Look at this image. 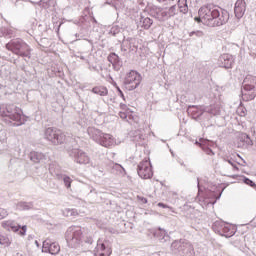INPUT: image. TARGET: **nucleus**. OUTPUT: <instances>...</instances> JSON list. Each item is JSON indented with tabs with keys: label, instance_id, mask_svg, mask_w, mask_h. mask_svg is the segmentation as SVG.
I'll list each match as a JSON object with an SVG mask.
<instances>
[{
	"label": "nucleus",
	"instance_id": "nucleus-1",
	"mask_svg": "<svg viewBox=\"0 0 256 256\" xmlns=\"http://www.w3.org/2000/svg\"><path fill=\"white\" fill-rule=\"evenodd\" d=\"M196 23H203L204 25H212V27H221L229 21V12L226 10L219 11L217 6L207 4L198 10V17L194 18Z\"/></svg>",
	"mask_w": 256,
	"mask_h": 256
},
{
	"label": "nucleus",
	"instance_id": "nucleus-2",
	"mask_svg": "<svg viewBox=\"0 0 256 256\" xmlns=\"http://www.w3.org/2000/svg\"><path fill=\"white\" fill-rule=\"evenodd\" d=\"M6 49L14 53V55H19L20 57H29L31 55V47L20 39L12 40L7 43Z\"/></svg>",
	"mask_w": 256,
	"mask_h": 256
},
{
	"label": "nucleus",
	"instance_id": "nucleus-3",
	"mask_svg": "<svg viewBox=\"0 0 256 256\" xmlns=\"http://www.w3.org/2000/svg\"><path fill=\"white\" fill-rule=\"evenodd\" d=\"M141 84V74L135 70H131L124 79V85L128 91H133L137 89Z\"/></svg>",
	"mask_w": 256,
	"mask_h": 256
},
{
	"label": "nucleus",
	"instance_id": "nucleus-4",
	"mask_svg": "<svg viewBox=\"0 0 256 256\" xmlns=\"http://www.w3.org/2000/svg\"><path fill=\"white\" fill-rule=\"evenodd\" d=\"M137 173L141 179H151L153 177V168L149 158H145L138 164Z\"/></svg>",
	"mask_w": 256,
	"mask_h": 256
},
{
	"label": "nucleus",
	"instance_id": "nucleus-5",
	"mask_svg": "<svg viewBox=\"0 0 256 256\" xmlns=\"http://www.w3.org/2000/svg\"><path fill=\"white\" fill-rule=\"evenodd\" d=\"M214 227L221 228L222 235H224V237H233V235H235V226H233L229 223L216 222L214 224Z\"/></svg>",
	"mask_w": 256,
	"mask_h": 256
},
{
	"label": "nucleus",
	"instance_id": "nucleus-6",
	"mask_svg": "<svg viewBox=\"0 0 256 256\" xmlns=\"http://www.w3.org/2000/svg\"><path fill=\"white\" fill-rule=\"evenodd\" d=\"M42 249L43 251H45V253H50L51 255H57V253L61 251V246H59V244L56 242L45 240L43 242Z\"/></svg>",
	"mask_w": 256,
	"mask_h": 256
},
{
	"label": "nucleus",
	"instance_id": "nucleus-7",
	"mask_svg": "<svg viewBox=\"0 0 256 256\" xmlns=\"http://www.w3.org/2000/svg\"><path fill=\"white\" fill-rule=\"evenodd\" d=\"M247 81H250V83H252V84H245L244 91L251 92L248 99L250 101H253V99H255V97H256V92H255L256 78L255 77L246 78L245 83H247Z\"/></svg>",
	"mask_w": 256,
	"mask_h": 256
},
{
	"label": "nucleus",
	"instance_id": "nucleus-8",
	"mask_svg": "<svg viewBox=\"0 0 256 256\" xmlns=\"http://www.w3.org/2000/svg\"><path fill=\"white\" fill-rule=\"evenodd\" d=\"M246 9L247 4L245 3V0H237L234 7L235 17H237V19H241V17L245 15Z\"/></svg>",
	"mask_w": 256,
	"mask_h": 256
},
{
	"label": "nucleus",
	"instance_id": "nucleus-9",
	"mask_svg": "<svg viewBox=\"0 0 256 256\" xmlns=\"http://www.w3.org/2000/svg\"><path fill=\"white\" fill-rule=\"evenodd\" d=\"M10 231H13V233H17L19 231L18 235H20L21 237H25V235L27 234V226L21 227L19 224L15 223V221L10 220Z\"/></svg>",
	"mask_w": 256,
	"mask_h": 256
},
{
	"label": "nucleus",
	"instance_id": "nucleus-10",
	"mask_svg": "<svg viewBox=\"0 0 256 256\" xmlns=\"http://www.w3.org/2000/svg\"><path fill=\"white\" fill-rule=\"evenodd\" d=\"M111 253H113V250H111V248L105 247V244H97L95 256H111Z\"/></svg>",
	"mask_w": 256,
	"mask_h": 256
},
{
	"label": "nucleus",
	"instance_id": "nucleus-11",
	"mask_svg": "<svg viewBox=\"0 0 256 256\" xmlns=\"http://www.w3.org/2000/svg\"><path fill=\"white\" fill-rule=\"evenodd\" d=\"M92 93H94L95 95H100L101 97H105L106 95H108L109 90L105 86H95L94 88H92Z\"/></svg>",
	"mask_w": 256,
	"mask_h": 256
},
{
	"label": "nucleus",
	"instance_id": "nucleus-12",
	"mask_svg": "<svg viewBox=\"0 0 256 256\" xmlns=\"http://www.w3.org/2000/svg\"><path fill=\"white\" fill-rule=\"evenodd\" d=\"M67 141V136L65 133L61 132V130H58L56 134V138L54 139V145H61Z\"/></svg>",
	"mask_w": 256,
	"mask_h": 256
},
{
	"label": "nucleus",
	"instance_id": "nucleus-13",
	"mask_svg": "<svg viewBox=\"0 0 256 256\" xmlns=\"http://www.w3.org/2000/svg\"><path fill=\"white\" fill-rule=\"evenodd\" d=\"M151 25H153V19L149 17H142L140 19V27H142V29H151Z\"/></svg>",
	"mask_w": 256,
	"mask_h": 256
},
{
	"label": "nucleus",
	"instance_id": "nucleus-14",
	"mask_svg": "<svg viewBox=\"0 0 256 256\" xmlns=\"http://www.w3.org/2000/svg\"><path fill=\"white\" fill-rule=\"evenodd\" d=\"M59 130H55L53 128H48L46 129V137L49 141H51L52 143L55 142V139L57 137V133Z\"/></svg>",
	"mask_w": 256,
	"mask_h": 256
},
{
	"label": "nucleus",
	"instance_id": "nucleus-15",
	"mask_svg": "<svg viewBox=\"0 0 256 256\" xmlns=\"http://www.w3.org/2000/svg\"><path fill=\"white\" fill-rule=\"evenodd\" d=\"M178 8L180 13L186 14L189 12V6L187 5V0H178Z\"/></svg>",
	"mask_w": 256,
	"mask_h": 256
},
{
	"label": "nucleus",
	"instance_id": "nucleus-16",
	"mask_svg": "<svg viewBox=\"0 0 256 256\" xmlns=\"http://www.w3.org/2000/svg\"><path fill=\"white\" fill-rule=\"evenodd\" d=\"M111 143H113V137L109 134H104L102 137L103 147H110Z\"/></svg>",
	"mask_w": 256,
	"mask_h": 256
},
{
	"label": "nucleus",
	"instance_id": "nucleus-17",
	"mask_svg": "<svg viewBox=\"0 0 256 256\" xmlns=\"http://www.w3.org/2000/svg\"><path fill=\"white\" fill-rule=\"evenodd\" d=\"M9 117H10V119H12V121L21 122L23 115H21V110L16 109L15 113L10 114Z\"/></svg>",
	"mask_w": 256,
	"mask_h": 256
},
{
	"label": "nucleus",
	"instance_id": "nucleus-18",
	"mask_svg": "<svg viewBox=\"0 0 256 256\" xmlns=\"http://www.w3.org/2000/svg\"><path fill=\"white\" fill-rule=\"evenodd\" d=\"M30 159L33 163H40L41 159H43V155L37 152L30 153Z\"/></svg>",
	"mask_w": 256,
	"mask_h": 256
},
{
	"label": "nucleus",
	"instance_id": "nucleus-19",
	"mask_svg": "<svg viewBox=\"0 0 256 256\" xmlns=\"http://www.w3.org/2000/svg\"><path fill=\"white\" fill-rule=\"evenodd\" d=\"M155 17H156V19H158V21H164L165 18L168 17V16H167V11L160 9V10H158V11L156 12Z\"/></svg>",
	"mask_w": 256,
	"mask_h": 256
},
{
	"label": "nucleus",
	"instance_id": "nucleus-20",
	"mask_svg": "<svg viewBox=\"0 0 256 256\" xmlns=\"http://www.w3.org/2000/svg\"><path fill=\"white\" fill-rule=\"evenodd\" d=\"M108 61L112 65H117V63H119V56L117 54H115V53H110L108 55Z\"/></svg>",
	"mask_w": 256,
	"mask_h": 256
},
{
	"label": "nucleus",
	"instance_id": "nucleus-21",
	"mask_svg": "<svg viewBox=\"0 0 256 256\" xmlns=\"http://www.w3.org/2000/svg\"><path fill=\"white\" fill-rule=\"evenodd\" d=\"M0 245H3L4 247H9V245H11V240L5 235H0Z\"/></svg>",
	"mask_w": 256,
	"mask_h": 256
},
{
	"label": "nucleus",
	"instance_id": "nucleus-22",
	"mask_svg": "<svg viewBox=\"0 0 256 256\" xmlns=\"http://www.w3.org/2000/svg\"><path fill=\"white\" fill-rule=\"evenodd\" d=\"M224 67L225 69H231L233 67V59L229 56H224Z\"/></svg>",
	"mask_w": 256,
	"mask_h": 256
},
{
	"label": "nucleus",
	"instance_id": "nucleus-23",
	"mask_svg": "<svg viewBox=\"0 0 256 256\" xmlns=\"http://www.w3.org/2000/svg\"><path fill=\"white\" fill-rule=\"evenodd\" d=\"M89 162V156L85 153H80L78 156V163L85 164Z\"/></svg>",
	"mask_w": 256,
	"mask_h": 256
},
{
	"label": "nucleus",
	"instance_id": "nucleus-24",
	"mask_svg": "<svg viewBox=\"0 0 256 256\" xmlns=\"http://www.w3.org/2000/svg\"><path fill=\"white\" fill-rule=\"evenodd\" d=\"M166 12L168 17H175L177 15V6L170 7Z\"/></svg>",
	"mask_w": 256,
	"mask_h": 256
},
{
	"label": "nucleus",
	"instance_id": "nucleus-25",
	"mask_svg": "<svg viewBox=\"0 0 256 256\" xmlns=\"http://www.w3.org/2000/svg\"><path fill=\"white\" fill-rule=\"evenodd\" d=\"M1 225L6 231H11V220L3 221Z\"/></svg>",
	"mask_w": 256,
	"mask_h": 256
},
{
	"label": "nucleus",
	"instance_id": "nucleus-26",
	"mask_svg": "<svg viewBox=\"0 0 256 256\" xmlns=\"http://www.w3.org/2000/svg\"><path fill=\"white\" fill-rule=\"evenodd\" d=\"M7 215H9V212L4 208H0V220L5 219Z\"/></svg>",
	"mask_w": 256,
	"mask_h": 256
},
{
	"label": "nucleus",
	"instance_id": "nucleus-27",
	"mask_svg": "<svg viewBox=\"0 0 256 256\" xmlns=\"http://www.w3.org/2000/svg\"><path fill=\"white\" fill-rule=\"evenodd\" d=\"M71 183H72V181H71V178H70L69 176L64 177V184H65V186H66L68 189H70Z\"/></svg>",
	"mask_w": 256,
	"mask_h": 256
},
{
	"label": "nucleus",
	"instance_id": "nucleus-28",
	"mask_svg": "<svg viewBox=\"0 0 256 256\" xmlns=\"http://www.w3.org/2000/svg\"><path fill=\"white\" fill-rule=\"evenodd\" d=\"M244 183L246 184V185H249L250 187H256V184H255V182H253L251 179H249V178H245L244 179Z\"/></svg>",
	"mask_w": 256,
	"mask_h": 256
},
{
	"label": "nucleus",
	"instance_id": "nucleus-29",
	"mask_svg": "<svg viewBox=\"0 0 256 256\" xmlns=\"http://www.w3.org/2000/svg\"><path fill=\"white\" fill-rule=\"evenodd\" d=\"M238 111H240V117H245V115H247V109H245V107H239Z\"/></svg>",
	"mask_w": 256,
	"mask_h": 256
},
{
	"label": "nucleus",
	"instance_id": "nucleus-30",
	"mask_svg": "<svg viewBox=\"0 0 256 256\" xmlns=\"http://www.w3.org/2000/svg\"><path fill=\"white\" fill-rule=\"evenodd\" d=\"M137 200L142 203V205L147 204V198L143 197V196H137Z\"/></svg>",
	"mask_w": 256,
	"mask_h": 256
},
{
	"label": "nucleus",
	"instance_id": "nucleus-31",
	"mask_svg": "<svg viewBox=\"0 0 256 256\" xmlns=\"http://www.w3.org/2000/svg\"><path fill=\"white\" fill-rule=\"evenodd\" d=\"M120 109L126 113H129V107L126 104H120Z\"/></svg>",
	"mask_w": 256,
	"mask_h": 256
},
{
	"label": "nucleus",
	"instance_id": "nucleus-32",
	"mask_svg": "<svg viewBox=\"0 0 256 256\" xmlns=\"http://www.w3.org/2000/svg\"><path fill=\"white\" fill-rule=\"evenodd\" d=\"M117 91L119 92L120 97L125 101V94H123V91H121V88L117 87Z\"/></svg>",
	"mask_w": 256,
	"mask_h": 256
},
{
	"label": "nucleus",
	"instance_id": "nucleus-33",
	"mask_svg": "<svg viewBox=\"0 0 256 256\" xmlns=\"http://www.w3.org/2000/svg\"><path fill=\"white\" fill-rule=\"evenodd\" d=\"M127 113L129 112L120 111L119 116L121 117V119H125L127 117Z\"/></svg>",
	"mask_w": 256,
	"mask_h": 256
},
{
	"label": "nucleus",
	"instance_id": "nucleus-34",
	"mask_svg": "<svg viewBox=\"0 0 256 256\" xmlns=\"http://www.w3.org/2000/svg\"><path fill=\"white\" fill-rule=\"evenodd\" d=\"M158 207H162V209H167V205L164 203H158Z\"/></svg>",
	"mask_w": 256,
	"mask_h": 256
},
{
	"label": "nucleus",
	"instance_id": "nucleus-35",
	"mask_svg": "<svg viewBox=\"0 0 256 256\" xmlns=\"http://www.w3.org/2000/svg\"><path fill=\"white\" fill-rule=\"evenodd\" d=\"M196 35H197L198 37H203V33H202L201 31L196 32Z\"/></svg>",
	"mask_w": 256,
	"mask_h": 256
},
{
	"label": "nucleus",
	"instance_id": "nucleus-36",
	"mask_svg": "<svg viewBox=\"0 0 256 256\" xmlns=\"http://www.w3.org/2000/svg\"><path fill=\"white\" fill-rule=\"evenodd\" d=\"M208 155H215L212 150H208Z\"/></svg>",
	"mask_w": 256,
	"mask_h": 256
},
{
	"label": "nucleus",
	"instance_id": "nucleus-37",
	"mask_svg": "<svg viewBox=\"0 0 256 256\" xmlns=\"http://www.w3.org/2000/svg\"><path fill=\"white\" fill-rule=\"evenodd\" d=\"M160 3L163 2V1H166V0H158Z\"/></svg>",
	"mask_w": 256,
	"mask_h": 256
}]
</instances>
